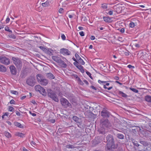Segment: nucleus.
Here are the masks:
<instances>
[{
  "instance_id": "obj_1",
  "label": "nucleus",
  "mask_w": 151,
  "mask_h": 151,
  "mask_svg": "<svg viewBox=\"0 0 151 151\" xmlns=\"http://www.w3.org/2000/svg\"><path fill=\"white\" fill-rule=\"evenodd\" d=\"M107 144L106 147V151H113L114 148V142L112 136L111 134H109L106 137Z\"/></svg>"
},
{
  "instance_id": "obj_2",
  "label": "nucleus",
  "mask_w": 151,
  "mask_h": 151,
  "mask_svg": "<svg viewBox=\"0 0 151 151\" xmlns=\"http://www.w3.org/2000/svg\"><path fill=\"white\" fill-rule=\"evenodd\" d=\"M48 96L52 99L55 101L58 102L59 101L58 99L55 92L52 91L51 89H49L47 90Z\"/></svg>"
},
{
  "instance_id": "obj_3",
  "label": "nucleus",
  "mask_w": 151,
  "mask_h": 151,
  "mask_svg": "<svg viewBox=\"0 0 151 151\" xmlns=\"http://www.w3.org/2000/svg\"><path fill=\"white\" fill-rule=\"evenodd\" d=\"M12 60L17 69H21L22 66V61L20 58H18L12 57Z\"/></svg>"
},
{
  "instance_id": "obj_4",
  "label": "nucleus",
  "mask_w": 151,
  "mask_h": 151,
  "mask_svg": "<svg viewBox=\"0 0 151 151\" xmlns=\"http://www.w3.org/2000/svg\"><path fill=\"white\" fill-rule=\"evenodd\" d=\"M35 88L36 91L39 92L43 95L45 96L47 95V93L45 89L43 88L40 85H36Z\"/></svg>"
},
{
  "instance_id": "obj_5",
  "label": "nucleus",
  "mask_w": 151,
  "mask_h": 151,
  "mask_svg": "<svg viewBox=\"0 0 151 151\" xmlns=\"http://www.w3.org/2000/svg\"><path fill=\"white\" fill-rule=\"evenodd\" d=\"M36 83L35 78L32 76H30L27 79L26 83L29 85L33 86H34Z\"/></svg>"
},
{
  "instance_id": "obj_6",
  "label": "nucleus",
  "mask_w": 151,
  "mask_h": 151,
  "mask_svg": "<svg viewBox=\"0 0 151 151\" xmlns=\"http://www.w3.org/2000/svg\"><path fill=\"white\" fill-rule=\"evenodd\" d=\"M0 62L4 65H7L10 63L9 58L5 57H1L0 58Z\"/></svg>"
},
{
  "instance_id": "obj_7",
  "label": "nucleus",
  "mask_w": 151,
  "mask_h": 151,
  "mask_svg": "<svg viewBox=\"0 0 151 151\" xmlns=\"http://www.w3.org/2000/svg\"><path fill=\"white\" fill-rule=\"evenodd\" d=\"M139 21L137 20L135 22H133V30H134L135 33H137L139 31L138 27L137 26L135 27V26H137V23H139Z\"/></svg>"
},
{
  "instance_id": "obj_8",
  "label": "nucleus",
  "mask_w": 151,
  "mask_h": 151,
  "mask_svg": "<svg viewBox=\"0 0 151 151\" xmlns=\"http://www.w3.org/2000/svg\"><path fill=\"white\" fill-rule=\"evenodd\" d=\"M101 116L104 117H109V113L104 108L101 112Z\"/></svg>"
},
{
  "instance_id": "obj_9",
  "label": "nucleus",
  "mask_w": 151,
  "mask_h": 151,
  "mask_svg": "<svg viewBox=\"0 0 151 151\" xmlns=\"http://www.w3.org/2000/svg\"><path fill=\"white\" fill-rule=\"evenodd\" d=\"M101 123L103 127L109 128L110 126V124L108 119H105L104 121H102Z\"/></svg>"
},
{
  "instance_id": "obj_10",
  "label": "nucleus",
  "mask_w": 151,
  "mask_h": 151,
  "mask_svg": "<svg viewBox=\"0 0 151 151\" xmlns=\"http://www.w3.org/2000/svg\"><path fill=\"white\" fill-rule=\"evenodd\" d=\"M60 53L63 55H70V51L68 50L65 48H62L60 49Z\"/></svg>"
},
{
  "instance_id": "obj_11",
  "label": "nucleus",
  "mask_w": 151,
  "mask_h": 151,
  "mask_svg": "<svg viewBox=\"0 0 151 151\" xmlns=\"http://www.w3.org/2000/svg\"><path fill=\"white\" fill-rule=\"evenodd\" d=\"M9 68L12 74L15 75L17 74V70L15 66L14 65H11L10 66Z\"/></svg>"
},
{
  "instance_id": "obj_12",
  "label": "nucleus",
  "mask_w": 151,
  "mask_h": 151,
  "mask_svg": "<svg viewBox=\"0 0 151 151\" xmlns=\"http://www.w3.org/2000/svg\"><path fill=\"white\" fill-rule=\"evenodd\" d=\"M52 60L58 63L59 62V61L61 59L60 57L56 56H52Z\"/></svg>"
},
{
  "instance_id": "obj_13",
  "label": "nucleus",
  "mask_w": 151,
  "mask_h": 151,
  "mask_svg": "<svg viewBox=\"0 0 151 151\" xmlns=\"http://www.w3.org/2000/svg\"><path fill=\"white\" fill-rule=\"evenodd\" d=\"M58 63L59 66L63 68H66L67 66V64L61 59Z\"/></svg>"
},
{
  "instance_id": "obj_14",
  "label": "nucleus",
  "mask_w": 151,
  "mask_h": 151,
  "mask_svg": "<svg viewBox=\"0 0 151 151\" xmlns=\"http://www.w3.org/2000/svg\"><path fill=\"white\" fill-rule=\"evenodd\" d=\"M104 127H101L98 129V131L100 134H104L107 132V131H106Z\"/></svg>"
},
{
  "instance_id": "obj_15",
  "label": "nucleus",
  "mask_w": 151,
  "mask_h": 151,
  "mask_svg": "<svg viewBox=\"0 0 151 151\" xmlns=\"http://www.w3.org/2000/svg\"><path fill=\"white\" fill-rule=\"evenodd\" d=\"M104 21L107 23H110L112 22L111 18L108 17H104L103 18Z\"/></svg>"
},
{
  "instance_id": "obj_16",
  "label": "nucleus",
  "mask_w": 151,
  "mask_h": 151,
  "mask_svg": "<svg viewBox=\"0 0 151 151\" xmlns=\"http://www.w3.org/2000/svg\"><path fill=\"white\" fill-rule=\"evenodd\" d=\"M46 76L47 78L50 79H54L55 78L53 74L50 73H47Z\"/></svg>"
},
{
  "instance_id": "obj_17",
  "label": "nucleus",
  "mask_w": 151,
  "mask_h": 151,
  "mask_svg": "<svg viewBox=\"0 0 151 151\" xmlns=\"http://www.w3.org/2000/svg\"><path fill=\"white\" fill-rule=\"evenodd\" d=\"M48 80L46 79L43 78L41 81H40L39 83L42 85L46 86L48 83Z\"/></svg>"
},
{
  "instance_id": "obj_18",
  "label": "nucleus",
  "mask_w": 151,
  "mask_h": 151,
  "mask_svg": "<svg viewBox=\"0 0 151 151\" xmlns=\"http://www.w3.org/2000/svg\"><path fill=\"white\" fill-rule=\"evenodd\" d=\"M15 135L16 136L23 138L25 136V134L20 132H17L15 133Z\"/></svg>"
},
{
  "instance_id": "obj_19",
  "label": "nucleus",
  "mask_w": 151,
  "mask_h": 151,
  "mask_svg": "<svg viewBox=\"0 0 151 151\" xmlns=\"http://www.w3.org/2000/svg\"><path fill=\"white\" fill-rule=\"evenodd\" d=\"M38 83H40L43 78L42 76L40 74H38L36 75Z\"/></svg>"
},
{
  "instance_id": "obj_20",
  "label": "nucleus",
  "mask_w": 151,
  "mask_h": 151,
  "mask_svg": "<svg viewBox=\"0 0 151 151\" xmlns=\"http://www.w3.org/2000/svg\"><path fill=\"white\" fill-rule=\"evenodd\" d=\"M61 104H70L68 100L65 98H61L60 99Z\"/></svg>"
},
{
  "instance_id": "obj_21",
  "label": "nucleus",
  "mask_w": 151,
  "mask_h": 151,
  "mask_svg": "<svg viewBox=\"0 0 151 151\" xmlns=\"http://www.w3.org/2000/svg\"><path fill=\"white\" fill-rule=\"evenodd\" d=\"M3 114V115L1 116L2 118L3 119H6L8 117H9L10 116L9 113L8 112L4 113Z\"/></svg>"
},
{
  "instance_id": "obj_22",
  "label": "nucleus",
  "mask_w": 151,
  "mask_h": 151,
  "mask_svg": "<svg viewBox=\"0 0 151 151\" xmlns=\"http://www.w3.org/2000/svg\"><path fill=\"white\" fill-rule=\"evenodd\" d=\"M6 71V67L3 65H0V71L4 72Z\"/></svg>"
},
{
  "instance_id": "obj_23",
  "label": "nucleus",
  "mask_w": 151,
  "mask_h": 151,
  "mask_svg": "<svg viewBox=\"0 0 151 151\" xmlns=\"http://www.w3.org/2000/svg\"><path fill=\"white\" fill-rule=\"evenodd\" d=\"M50 1L48 0L47 1L45 2L42 4V5L43 7H47L50 5Z\"/></svg>"
},
{
  "instance_id": "obj_24",
  "label": "nucleus",
  "mask_w": 151,
  "mask_h": 151,
  "mask_svg": "<svg viewBox=\"0 0 151 151\" xmlns=\"http://www.w3.org/2000/svg\"><path fill=\"white\" fill-rule=\"evenodd\" d=\"M76 68L79 69L81 73H84V72L83 67L81 65H79Z\"/></svg>"
},
{
  "instance_id": "obj_25",
  "label": "nucleus",
  "mask_w": 151,
  "mask_h": 151,
  "mask_svg": "<svg viewBox=\"0 0 151 151\" xmlns=\"http://www.w3.org/2000/svg\"><path fill=\"white\" fill-rule=\"evenodd\" d=\"M145 99L146 101L149 102H151V96L147 95L145 96Z\"/></svg>"
},
{
  "instance_id": "obj_26",
  "label": "nucleus",
  "mask_w": 151,
  "mask_h": 151,
  "mask_svg": "<svg viewBox=\"0 0 151 151\" xmlns=\"http://www.w3.org/2000/svg\"><path fill=\"white\" fill-rule=\"evenodd\" d=\"M4 134L5 136L8 138H11L12 137L11 134L7 132H5L4 133Z\"/></svg>"
},
{
  "instance_id": "obj_27",
  "label": "nucleus",
  "mask_w": 151,
  "mask_h": 151,
  "mask_svg": "<svg viewBox=\"0 0 151 151\" xmlns=\"http://www.w3.org/2000/svg\"><path fill=\"white\" fill-rule=\"evenodd\" d=\"M114 8L116 10V11L117 13H119L121 12L122 9L121 7H118L116 6H115L114 7Z\"/></svg>"
},
{
  "instance_id": "obj_28",
  "label": "nucleus",
  "mask_w": 151,
  "mask_h": 151,
  "mask_svg": "<svg viewBox=\"0 0 151 151\" xmlns=\"http://www.w3.org/2000/svg\"><path fill=\"white\" fill-rule=\"evenodd\" d=\"M75 144L73 145H66V147L68 149H73L76 147L74 146V145Z\"/></svg>"
},
{
  "instance_id": "obj_29",
  "label": "nucleus",
  "mask_w": 151,
  "mask_h": 151,
  "mask_svg": "<svg viewBox=\"0 0 151 151\" xmlns=\"http://www.w3.org/2000/svg\"><path fill=\"white\" fill-rule=\"evenodd\" d=\"M119 94L123 97L126 98L127 97V95L126 94L120 91L119 92Z\"/></svg>"
},
{
  "instance_id": "obj_30",
  "label": "nucleus",
  "mask_w": 151,
  "mask_h": 151,
  "mask_svg": "<svg viewBox=\"0 0 151 151\" xmlns=\"http://www.w3.org/2000/svg\"><path fill=\"white\" fill-rule=\"evenodd\" d=\"M117 137L120 139H123L124 138V135L121 134H118L117 135Z\"/></svg>"
},
{
  "instance_id": "obj_31",
  "label": "nucleus",
  "mask_w": 151,
  "mask_h": 151,
  "mask_svg": "<svg viewBox=\"0 0 151 151\" xmlns=\"http://www.w3.org/2000/svg\"><path fill=\"white\" fill-rule=\"evenodd\" d=\"M79 63L82 65H84L85 64V62L81 58L77 61Z\"/></svg>"
},
{
  "instance_id": "obj_32",
  "label": "nucleus",
  "mask_w": 151,
  "mask_h": 151,
  "mask_svg": "<svg viewBox=\"0 0 151 151\" xmlns=\"http://www.w3.org/2000/svg\"><path fill=\"white\" fill-rule=\"evenodd\" d=\"M14 124L17 127H18L19 128H21L22 127V124L18 122H15Z\"/></svg>"
},
{
  "instance_id": "obj_33",
  "label": "nucleus",
  "mask_w": 151,
  "mask_h": 151,
  "mask_svg": "<svg viewBox=\"0 0 151 151\" xmlns=\"http://www.w3.org/2000/svg\"><path fill=\"white\" fill-rule=\"evenodd\" d=\"M140 143L144 146H147L148 145V143L144 141H141L140 142Z\"/></svg>"
},
{
  "instance_id": "obj_34",
  "label": "nucleus",
  "mask_w": 151,
  "mask_h": 151,
  "mask_svg": "<svg viewBox=\"0 0 151 151\" xmlns=\"http://www.w3.org/2000/svg\"><path fill=\"white\" fill-rule=\"evenodd\" d=\"M101 7L104 9H106L107 8V4H102Z\"/></svg>"
},
{
  "instance_id": "obj_35",
  "label": "nucleus",
  "mask_w": 151,
  "mask_h": 151,
  "mask_svg": "<svg viewBox=\"0 0 151 151\" xmlns=\"http://www.w3.org/2000/svg\"><path fill=\"white\" fill-rule=\"evenodd\" d=\"M73 119L76 122H77L79 120V118L76 116H73Z\"/></svg>"
},
{
  "instance_id": "obj_36",
  "label": "nucleus",
  "mask_w": 151,
  "mask_h": 151,
  "mask_svg": "<svg viewBox=\"0 0 151 151\" xmlns=\"http://www.w3.org/2000/svg\"><path fill=\"white\" fill-rule=\"evenodd\" d=\"M75 56L77 61L81 58L77 53L75 54Z\"/></svg>"
},
{
  "instance_id": "obj_37",
  "label": "nucleus",
  "mask_w": 151,
  "mask_h": 151,
  "mask_svg": "<svg viewBox=\"0 0 151 151\" xmlns=\"http://www.w3.org/2000/svg\"><path fill=\"white\" fill-rule=\"evenodd\" d=\"M11 93L13 94L16 95L18 94V92L17 91L14 90L11 91Z\"/></svg>"
},
{
  "instance_id": "obj_38",
  "label": "nucleus",
  "mask_w": 151,
  "mask_h": 151,
  "mask_svg": "<svg viewBox=\"0 0 151 151\" xmlns=\"http://www.w3.org/2000/svg\"><path fill=\"white\" fill-rule=\"evenodd\" d=\"M14 110V108L12 106H9L8 109V110L9 111L13 112Z\"/></svg>"
},
{
  "instance_id": "obj_39",
  "label": "nucleus",
  "mask_w": 151,
  "mask_h": 151,
  "mask_svg": "<svg viewBox=\"0 0 151 151\" xmlns=\"http://www.w3.org/2000/svg\"><path fill=\"white\" fill-rule=\"evenodd\" d=\"M5 31H8V32H12V30H10L9 29V27H7V26L5 28Z\"/></svg>"
},
{
  "instance_id": "obj_40",
  "label": "nucleus",
  "mask_w": 151,
  "mask_h": 151,
  "mask_svg": "<svg viewBox=\"0 0 151 151\" xmlns=\"http://www.w3.org/2000/svg\"><path fill=\"white\" fill-rule=\"evenodd\" d=\"M9 37L15 39L16 38V37L13 34H11L9 35Z\"/></svg>"
},
{
  "instance_id": "obj_41",
  "label": "nucleus",
  "mask_w": 151,
  "mask_h": 151,
  "mask_svg": "<svg viewBox=\"0 0 151 151\" xmlns=\"http://www.w3.org/2000/svg\"><path fill=\"white\" fill-rule=\"evenodd\" d=\"M134 46L135 47V49H136L137 48H138L139 47V42H137V43H135V44L134 45Z\"/></svg>"
},
{
  "instance_id": "obj_42",
  "label": "nucleus",
  "mask_w": 151,
  "mask_h": 151,
  "mask_svg": "<svg viewBox=\"0 0 151 151\" xmlns=\"http://www.w3.org/2000/svg\"><path fill=\"white\" fill-rule=\"evenodd\" d=\"M86 73L89 76L90 78L92 79L93 78L91 76V74L88 71H86Z\"/></svg>"
},
{
  "instance_id": "obj_43",
  "label": "nucleus",
  "mask_w": 151,
  "mask_h": 151,
  "mask_svg": "<svg viewBox=\"0 0 151 151\" xmlns=\"http://www.w3.org/2000/svg\"><path fill=\"white\" fill-rule=\"evenodd\" d=\"M46 53L50 55H52V52L49 50V49L48 50Z\"/></svg>"
},
{
  "instance_id": "obj_44",
  "label": "nucleus",
  "mask_w": 151,
  "mask_h": 151,
  "mask_svg": "<svg viewBox=\"0 0 151 151\" xmlns=\"http://www.w3.org/2000/svg\"><path fill=\"white\" fill-rule=\"evenodd\" d=\"M61 37L63 40H65V36L64 34H62L61 35Z\"/></svg>"
},
{
  "instance_id": "obj_45",
  "label": "nucleus",
  "mask_w": 151,
  "mask_h": 151,
  "mask_svg": "<svg viewBox=\"0 0 151 151\" xmlns=\"http://www.w3.org/2000/svg\"><path fill=\"white\" fill-rule=\"evenodd\" d=\"M133 143L134 145L137 147H138L139 146V145L138 143L137 142H133Z\"/></svg>"
},
{
  "instance_id": "obj_46",
  "label": "nucleus",
  "mask_w": 151,
  "mask_h": 151,
  "mask_svg": "<svg viewBox=\"0 0 151 151\" xmlns=\"http://www.w3.org/2000/svg\"><path fill=\"white\" fill-rule=\"evenodd\" d=\"M58 12L60 13H63V8H60Z\"/></svg>"
},
{
  "instance_id": "obj_47",
  "label": "nucleus",
  "mask_w": 151,
  "mask_h": 151,
  "mask_svg": "<svg viewBox=\"0 0 151 151\" xmlns=\"http://www.w3.org/2000/svg\"><path fill=\"white\" fill-rule=\"evenodd\" d=\"M79 63H78V62L77 61V62H75L73 63L74 65L76 67H77L78 65H79L78 64Z\"/></svg>"
},
{
  "instance_id": "obj_48",
  "label": "nucleus",
  "mask_w": 151,
  "mask_h": 151,
  "mask_svg": "<svg viewBox=\"0 0 151 151\" xmlns=\"http://www.w3.org/2000/svg\"><path fill=\"white\" fill-rule=\"evenodd\" d=\"M79 33V34L82 37L84 35V33L83 32V31L80 32Z\"/></svg>"
},
{
  "instance_id": "obj_49",
  "label": "nucleus",
  "mask_w": 151,
  "mask_h": 151,
  "mask_svg": "<svg viewBox=\"0 0 151 151\" xmlns=\"http://www.w3.org/2000/svg\"><path fill=\"white\" fill-rule=\"evenodd\" d=\"M9 20H10V19L9 18V17H7L6 18V23H8L9 22Z\"/></svg>"
},
{
  "instance_id": "obj_50",
  "label": "nucleus",
  "mask_w": 151,
  "mask_h": 151,
  "mask_svg": "<svg viewBox=\"0 0 151 151\" xmlns=\"http://www.w3.org/2000/svg\"><path fill=\"white\" fill-rule=\"evenodd\" d=\"M133 91L135 93H137L138 92V91L135 89L133 88Z\"/></svg>"
},
{
  "instance_id": "obj_51",
  "label": "nucleus",
  "mask_w": 151,
  "mask_h": 151,
  "mask_svg": "<svg viewBox=\"0 0 151 151\" xmlns=\"http://www.w3.org/2000/svg\"><path fill=\"white\" fill-rule=\"evenodd\" d=\"M16 114L18 116H20L21 115L20 113L18 111H16Z\"/></svg>"
},
{
  "instance_id": "obj_52",
  "label": "nucleus",
  "mask_w": 151,
  "mask_h": 151,
  "mask_svg": "<svg viewBox=\"0 0 151 151\" xmlns=\"http://www.w3.org/2000/svg\"><path fill=\"white\" fill-rule=\"evenodd\" d=\"M108 14L110 15H112L113 14V12L112 11H110L108 12Z\"/></svg>"
},
{
  "instance_id": "obj_53",
  "label": "nucleus",
  "mask_w": 151,
  "mask_h": 151,
  "mask_svg": "<svg viewBox=\"0 0 151 151\" xmlns=\"http://www.w3.org/2000/svg\"><path fill=\"white\" fill-rule=\"evenodd\" d=\"M120 32L121 33H124V28H122L121 29H120L119 30Z\"/></svg>"
},
{
  "instance_id": "obj_54",
  "label": "nucleus",
  "mask_w": 151,
  "mask_h": 151,
  "mask_svg": "<svg viewBox=\"0 0 151 151\" xmlns=\"http://www.w3.org/2000/svg\"><path fill=\"white\" fill-rule=\"evenodd\" d=\"M15 101H14L12 99L10 101V104H14Z\"/></svg>"
},
{
  "instance_id": "obj_55",
  "label": "nucleus",
  "mask_w": 151,
  "mask_h": 151,
  "mask_svg": "<svg viewBox=\"0 0 151 151\" xmlns=\"http://www.w3.org/2000/svg\"><path fill=\"white\" fill-rule=\"evenodd\" d=\"M98 82L99 83H106V81H102L100 80H99L98 81Z\"/></svg>"
},
{
  "instance_id": "obj_56",
  "label": "nucleus",
  "mask_w": 151,
  "mask_h": 151,
  "mask_svg": "<svg viewBox=\"0 0 151 151\" xmlns=\"http://www.w3.org/2000/svg\"><path fill=\"white\" fill-rule=\"evenodd\" d=\"M83 81L86 85H88L89 83H88V81L87 80H84Z\"/></svg>"
},
{
  "instance_id": "obj_57",
  "label": "nucleus",
  "mask_w": 151,
  "mask_h": 151,
  "mask_svg": "<svg viewBox=\"0 0 151 151\" xmlns=\"http://www.w3.org/2000/svg\"><path fill=\"white\" fill-rule=\"evenodd\" d=\"M91 88H92V89L95 90H97V89L94 86H91L90 87Z\"/></svg>"
},
{
  "instance_id": "obj_58",
  "label": "nucleus",
  "mask_w": 151,
  "mask_h": 151,
  "mask_svg": "<svg viewBox=\"0 0 151 151\" xmlns=\"http://www.w3.org/2000/svg\"><path fill=\"white\" fill-rule=\"evenodd\" d=\"M133 44L134 46V45L136 43H135V42H138L137 40H133Z\"/></svg>"
},
{
  "instance_id": "obj_59",
  "label": "nucleus",
  "mask_w": 151,
  "mask_h": 151,
  "mask_svg": "<svg viewBox=\"0 0 151 151\" xmlns=\"http://www.w3.org/2000/svg\"><path fill=\"white\" fill-rule=\"evenodd\" d=\"M48 49L45 47L43 51L45 53H46Z\"/></svg>"
},
{
  "instance_id": "obj_60",
  "label": "nucleus",
  "mask_w": 151,
  "mask_h": 151,
  "mask_svg": "<svg viewBox=\"0 0 151 151\" xmlns=\"http://www.w3.org/2000/svg\"><path fill=\"white\" fill-rule=\"evenodd\" d=\"M91 39L92 40H93L95 39V37L94 36L92 35L91 36V37H90Z\"/></svg>"
},
{
  "instance_id": "obj_61",
  "label": "nucleus",
  "mask_w": 151,
  "mask_h": 151,
  "mask_svg": "<svg viewBox=\"0 0 151 151\" xmlns=\"http://www.w3.org/2000/svg\"><path fill=\"white\" fill-rule=\"evenodd\" d=\"M39 48H40V49L42 50L43 51L44 50V49L45 48V47H42V46H39L38 47Z\"/></svg>"
},
{
  "instance_id": "obj_62",
  "label": "nucleus",
  "mask_w": 151,
  "mask_h": 151,
  "mask_svg": "<svg viewBox=\"0 0 151 151\" xmlns=\"http://www.w3.org/2000/svg\"><path fill=\"white\" fill-rule=\"evenodd\" d=\"M55 119H51V120H50V122H51V123H54L55 122Z\"/></svg>"
},
{
  "instance_id": "obj_63",
  "label": "nucleus",
  "mask_w": 151,
  "mask_h": 151,
  "mask_svg": "<svg viewBox=\"0 0 151 151\" xmlns=\"http://www.w3.org/2000/svg\"><path fill=\"white\" fill-rule=\"evenodd\" d=\"M31 144L32 145H35L36 144V143L35 142L33 141H32L31 142Z\"/></svg>"
},
{
  "instance_id": "obj_64",
  "label": "nucleus",
  "mask_w": 151,
  "mask_h": 151,
  "mask_svg": "<svg viewBox=\"0 0 151 151\" xmlns=\"http://www.w3.org/2000/svg\"><path fill=\"white\" fill-rule=\"evenodd\" d=\"M23 149V151H29L27 149H26L24 147Z\"/></svg>"
}]
</instances>
